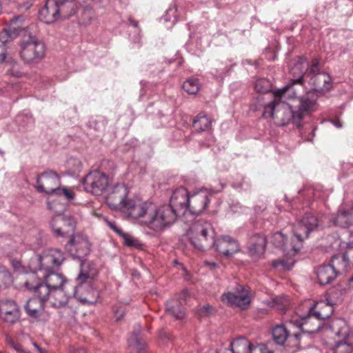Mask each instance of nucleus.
Masks as SVG:
<instances>
[{"mask_svg": "<svg viewBox=\"0 0 353 353\" xmlns=\"http://www.w3.org/2000/svg\"><path fill=\"white\" fill-rule=\"evenodd\" d=\"M105 222L106 223L107 225L114 232H116L118 235H121L123 231L117 227L115 222L110 221L106 218L104 219Z\"/></svg>", "mask_w": 353, "mask_h": 353, "instance_id": "nucleus-44", "label": "nucleus"}, {"mask_svg": "<svg viewBox=\"0 0 353 353\" xmlns=\"http://www.w3.org/2000/svg\"><path fill=\"white\" fill-rule=\"evenodd\" d=\"M36 184L38 192L53 195V190L61 185V178L56 172L48 170L38 176Z\"/></svg>", "mask_w": 353, "mask_h": 353, "instance_id": "nucleus-20", "label": "nucleus"}, {"mask_svg": "<svg viewBox=\"0 0 353 353\" xmlns=\"http://www.w3.org/2000/svg\"><path fill=\"white\" fill-rule=\"evenodd\" d=\"M46 301H42L40 297L28 299L24 306L28 315L34 319H39L44 311V305Z\"/></svg>", "mask_w": 353, "mask_h": 353, "instance_id": "nucleus-29", "label": "nucleus"}, {"mask_svg": "<svg viewBox=\"0 0 353 353\" xmlns=\"http://www.w3.org/2000/svg\"><path fill=\"white\" fill-rule=\"evenodd\" d=\"M9 343L17 353H30L29 352L24 350L20 344L14 343L12 341H10Z\"/></svg>", "mask_w": 353, "mask_h": 353, "instance_id": "nucleus-48", "label": "nucleus"}, {"mask_svg": "<svg viewBox=\"0 0 353 353\" xmlns=\"http://www.w3.org/2000/svg\"><path fill=\"white\" fill-rule=\"evenodd\" d=\"M48 207L50 210H53V206H52V203L48 201Z\"/></svg>", "mask_w": 353, "mask_h": 353, "instance_id": "nucleus-58", "label": "nucleus"}, {"mask_svg": "<svg viewBox=\"0 0 353 353\" xmlns=\"http://www.w3.org/2000/svg\"><path fill=\"white\" fill-rule=\"evenodd\" d=\"M212 193L202 188L190 194L188 210L190 214L199 215L208 208L210 202Z\"/></svg>", "mask_w": 353, "mask_h": 353, "instance_id": "nucleus-18", "label": "nucleus"}, {"mask_svg": "<svg viewBox=\"0 0 353 353\" xmlns=\"http://www.w3.org/2000/svg\"><path fill=\"white\" fill-rule=\"evenodd\" d=\"M332 264L322 265L316 271L318 281L321 285H327L336 279L338 275L336 263L345 270L349 265L348 256L343 253L341 256H335L332 260Z\"/></svg>", "mask_w": 353, "mask_h": 353, "instance_id": "nucleus-10", "label": "nucleus"}, {"mask_svg": "<svg viewBox=\"0 0 353 353\" xmlns=\"http://www.w3.org/2000/svg\"><path fill=\"white\" fill-rule=\"evenodd\" d=\"M39 14L40 20L47 24L53 23L59 18L65 19L72 15V12L61 7L55 0H47Z\"/></svg>", "mask_w": 353, "mask_h": 353, "instance_id": "nucleus-12", "label": "nucleus"}, {"mask_svg": "<svg viewBox=\"0 0 353 353\" xmlns=\"http://www.w3.org/2000/svg\"><path fill=\"white\" fill-rule=\"evenodd\" d=\"M3 152L0 150V154H3Z\"/></svg>", "mask_w": 353, "mask_h": 353, "instance_id": "nucleus-61", "label": "nucleus"}, {"mask_svg": "<svg viewBox=\"0 0 353 353\" xmlns=\"http://www.w3.org/2000/svg\"><path fill=\"white\" fill-rule=\"evenodd\" d=\"M152 202L143 201L140 199H128L125 207L121 211L128 217L140 220L143 224V221L148 216L150 210H152Z\"/></svg>", "mask_w": 353, "mask_h": 353, "instance_id": "nucleus-13", "label": "nucleus"}, {"mask_svg": "<svg viewBox=\"0 0 353 353\" xmlns=\"http://www.w3.org/2000/svg\"><path fill=\"white\" fill-rule=\"evenodd\" d=\"M211 119L203 112L199 113L193 121V127L199 132H203L210 128Z\"/></svg>", "mask_w": 353, "mask_h": 353, "instance_id": "nucleus-31", "label": "nucleus"}, {"mask_svg": "<svg viewBox=\"0 0 353 353\" xmlns=\"http://www.w3.org/2000/svg\"><path fill=\"white\" fill-rule=\"evenodd\" d=\"M272 336L274 341L279 345H283L288 337L289 332L284 325H277L272 329Z\"/></svg>", "mask_w": 353, "mask_h": 353, "instance_id": "nucleus-32", "label": "nucleus"}, {"mask_svg": "<svg viewBox=\"0 0 353 353\" xmlns=\"http://www.w3.org/2000/svg\"><path fill=\"white\" fill-rule=\"evenodd\" d=\"M17 36L14 34L12 31L10 30V28L8 27V29H4L0 32V41L3 44H6Z\"/></svg>", "mask_w": 353, "mask_h": 353, "instance_id": "nucleus-43", "label": "nucleus"}, {"mask_svg": "<svg viewBox=\"0 0 353 353\" xmlns=\"http://www.w3.org/2000/svg\"><path fill=\"white\" fill-rule=\"evenodd\" d=\"M333 123L337 128H341L342 126V125L339 121H335L333 122Z\"/></svg>", "mask_w": 353, "mask_h": 353, "instance_id": "nucleus-57", "label": "nucleus"}, {"mask_svg": "<svg viewBox=\"0 0 353 353\" xmlns=\"http://www.w3.org/2000/svg\"><path fill=\"white\" fill-rule=\"evenodd\" d=\"M20 311L17 303L12 300L0 301V318L10 325L16 323L20 318Z\"/></svg>", "mask_w": 353, "mask_h": 353, "instance_id": "nucleus-24", "label": "nucleus"}, {"mask_svg": "<svg viewBox=\"0 0 353 353\" xmlns=\"http://www.w3.org/2000/svg\"><path fill=\"white\" fill-rule=\"evenodd\" d=\"M289 88L290 87L286 85L274 92V99L265 106L263 117L276 119L278 124L282 126L292 123L299 127L301 121L299 118H296V111L294 104L286 103L284 101L286 92Z\"/></svg>", "mask_w": 353, "mask_h": 353, "instance_id": "nucleus-3", "label": "nucleus"}, {"mask_svg": "<svg viewBox=\"0 0 353 353\" xmlns=\"http://www.w3.org/2000/svg\"><path fill=\"white\" fill-rule=\"evenodd\" d=\"M334 223L341 228H347L353 232V205H341L334 219Z\"/></svg>", "mask_w": 353, "mask_h": 353, "instance_id": "nucleus-25", "label": "nucleus"}, {"mask_svg": "<svg viewBox=\"0 0 353 353\" xmlns=\"http://www.w3.org/2000/svg\"><path fill=\"white\" fill-rule=\"evenodd\" d=\"M320 61L317 59H313L312 61L311 65L308 67V63L305 59L299 57L294 66L292 68L291 72L294 74L298 73L299 74V78L296 79H292L291 84H302L303 77H309L310 79L316 75V74H321L319 68Z\"/></svg>", "mask_w": 353, "mask_h": 353, "instance_id": "nucleus-15", "label": "nucleus"}, {"mask_svg": "<svg viewBox=\"0 0 353 353\" xmlns=\"http://www.w3.org/2000/svg\"><path fill=\"white\" fill-rule=\"evenodd\" d=\"M82 183L86 192L100 195L108 184V178L103 172L94 170L87 174Z\"/></svg>", "mask_w": 353, "mask_h": 353, "instance_id": "nucleus-17", "label": "nucleus"}, {"mask_svg": "<svg viewBox=\"0 0 353 353\" xmlns=\"http://www.w3.org/2000/svg\"><path fill=\"white\" fill-rule=\"evenodd\" d=\"M174 12V10L173 9H169L168 10H167L165 16H167L169 13ZM165 20L168 21H170V19H168L166 17H165Z\"/></svg>", "mask_w": 353, "mask_h": 353, "instance_id": "nucleus-56", "label": "nucleus"}, {"mask_svg": "<svg viewBox=\"0 0 353 353\" xmlns=\"http://www.w3.org/2000/svg\"><path fill=\"white\" fill-rule=\"evenodd\" d=\"M74 0H55V1L60 4L61 7L65 8V10H69V12H72V15L74 14L75 10L74 9ZM79 3L81 4V3H86L88 6H90L92 3H100L101 0H77Z\"/></svg>", "mask_w": 353, "mask_h": 353, "instance_id": "nucleus-35", "label": "nucleus"}, {"mask_svg": "<svg viewBox=\"0 0 353 353\" xmlns=\"http://www.w3.org/2000/svg\"><path fill=\"white\" fill-rule=\"evenodd\" d=\"M33 345L35 347V348L40 352V353H46V352L43 350L39 345H37L36 343H33Z\"/></svg>", "mask_w": 353, "mask_h": 353, "instance_id": "nucleus-54", "label": "nucleus"}, {"mask_svg": "<svg viewBox=\"0 0 353 353\" xmlns=\"http://www.w3.org/2000/svg\"><path fill=\"white\" fill-rule=\"evenodd\" d=\"M266 245V238L263 234L254 236L248 246V252L254 259H259L264 252Z\"/></svg>", "mask_w": 353, "mask_h": 353, "instance_id": "nucleus-28", "label": "nucleus"}, {"mask_svg": "<svg viewBox=\"0 0 353 353\" xmlns=\"http://www.w3.org/2000/svg\"><path fill=\"white\" fill-rule=\"evenodd\" d=\"M11 263H12V265L15 271H17L19 273H22L24 272L25 268L22 265V264L20 261H16V260H12Z\"/></svg>", "mask_w": 353, "mask_h": 353, "instance_id": "nucleus-46", "label": "nucleus"}, {"mask_svg": "<svg viewBox=\"0 0 353 353\" xmlns=\"http://www.w3.org/2000/svg\"><path fill=\"white\" fill-rule=\"evenodd\" d=\"M218 252L226 256H230L239 250V245L236 239L230 236H223L215 242Z\"/></svg>", "mask_w": 353, "mask_h": 353, "instance_id": "nucleus-26", "label": "nucleus"}, {"mask_svg": "<svg viewBox=\"0 0 353 353\" xmlns=\"http://www.w3.org/2000/svg\"><path fill=\"white\" fill-rule=\"evenodd\" d=\"M270 241L274 246L283 248L285 245L286 236L281 232H276L272 235Z\"/></svg>", "mask_w": 353, "mask_h": 353, "instance_id": "nucleus-40", "label": "nucleus"}, {"mask_svg": "<svg viewBox=\"0 0 353 353\" xmlns=\"http://www.w3.org/2000/svg\"><path fill=\"white\" fill-rule=\"evenodd\" d=\"M187 234L195 248L205 250L215 245V232L210 223L204 220L194 222Z\"/></svg>", "mask_w": 353, "mask_h": 353, "instance_id": "nucleus-5", "label": "nucleus"}, {"mask_svg": "<svg viewBox=\"0 0 353 353\" xmlns=\"http://www.w3.org/2000/svg\"><path fill=\"white\" fill-rule=\"evenodd\" d=\"M9 72L11 75L16 77H20L22 75V73L20 71L15 70L14 68L10 70Z\"/></svg>", "mask_w": 353, "mask_h": 353, "instance_id": "nucleus-50", "label": "nucleus"}, {"mask_svg": "<svg viewBox=\"0 0 353 353\" xmlns=\"http://www.w3.org/2000/svg\"><path fill=\"white\" fill-rule=\"evenodd\" d=\"M130 24L132 25L134 27L137 28L138 26V22L133 20V19H130Z\"/></svg>", "mask_w": 353, "mask_h": 353, "instance_id": "nucleus-55", "label": "nucleus"}, {"mask_svg": "<svg viewBox=\"0 0 353 353\" xmlns=\"http://www.w3.org/2000/svg\"><path fill=\"white\" fill-rule=\"evenodd\" d=\"M300 334H294L293 336L295 338L296 340L299 339Z\"/></svg>", "mask_w": 353, "mask_h": 353, "instance_id": "nucleus-59", "label": "nucleus"}, {"mask_svg": "<svg viewBox=\"0 0 353 353\" xmlns=\"http://www.w3.org/2000/svg\"><path fill=\"white\" fill-rule=\"evenodd\" d=\"M65 259V254L61 250L52 248L32 258L30 265L37 268L39 272L52 271L60 267Z\"/></svg>", "mask_w": 353, "mask_h": 353, "instance_id": "nucleus-8", "label": "nucleus"}, {"mask_svg": "<svg viewBox=\"0 0 353 353\" xmlns=\"http://www.w3.org/2000/svg\"><path fill=\"white\" fill-rule=\"evenodd\" d=\"M79 281L78 285H65L52 290L46 298L40 297L42 301H46L52 307H61L65 306L69 298L73 295L81 302L94 304L97 301L99 292L94 289L92 279L88 274L81 272L77 277Z\"/></svg>", "mask_w": 353, "mask_h": 353, "instance_id": "nucleus-1", "label": "nucleus"}, {"mask_svg": "<svg viewBox=\"0 0 353 353\" xmlns=\"http://www.w3.org/2000/svg\"><path fill=\"white\" fill-rule=\"evenodd\" d=\"M14 60L11 57H8V54L6 50H3L1 52H0V63H2L3 62H13Z\"/></svg>", "mask_w": 353, "mask_h": 353, "instance_id": "nucleus-47", "label": "nucleus"}, {"mask_svg": "<svg viewBox=\"0 0 353 353\" xmlns=\"http://www.w3.org/2000/svg\"><path fill=\"white\" fill-rule=\"evenodd\" d=\"M115 315H116L117 321H119V320H120V319L122 318V316H123V311H121V312H119V311H117V312H115Z\"/></svg>", "mask_w": 353, "mask_h": 353, "instance_id": "nucleus-53", "label": "nucleus"}, {"mask_svg": "<svg viewBox=\"0 0 353 353\" xmlns=\"http://www.w3.org/2000/svg\"><path fill=\"white\" fill-rule=\"evenodd\" d=\"M91 244L87 237L73 236L65 245V248L73 259L82 260L90 252Z\"/></svg>", "mask_w": 353, "mask_h": 353, "instance_id": "nucleus-21", "label": "nucleus"}, {"mask_svg": "<svg viewBox=\"0 0 353 353\" xmlns=\"http://www.w3.org/2000/svg\"><path fill=\"white\" fill-rule=\"evenodd\" d=\"M205 266L208 267L210 269H214L216 267H217V263L214 262H205Z\"/></svg>", "mask_w": 353, "mask_h": 353, "instance_id": "nucleus-52", "label": "nucleus"}, {"mask_svg": "<svg viewBox=\"0 0 353 353\" xmlns=\"http://www.w3.org/2000/svg\"><path fill=\"white\" fill-rule=\"evenodd\" d=\"M53 195L62 196L66 200H72L74 198V194L73 191L65 187V186H59L57 190H53Z\"/></svg>", "mask_w": 353, "mask_h": 353, "instance_id": "nucleus-39", "label": "nucleus"}, {"mask_svg": "<svg viewBox=\"0 0 353 353\" xmlns=\"http://www.w3.org/2000/svg\"><path fill=\"white\" fill-rule=\"evenodd\" d=\"M183 89L190 94H196L200 89V83L197 79L190 78L183 84Z\"/></svg>", "mask_w": 353, "mask_h": 353, "instance_id": "nucleus-36", "label": "nucleus"}, {"mask_svg": "<svg viewBox=\"0 0 353 353\" xmlns=\"http://www.w3.org/2000/svg\"><path fill=\"white\" fill-rule=\"evenodd\" d=\"M188 296V292L186 290H183L179 294V303L180 305H182L183 302L185 301Z\"/></svg>", "mask_w": 353, "mask_h": 353, "instance_id": "nucleus-49", "label": "nucleus"}, {"mask_svg": "<svg viewBox=\"0 0 353 353\" xmlns=\"http://www.w3.org/2000/svg\"><path fill=\"white\" fill-rule=\"evenodd\" d=\"M323 218L324 216L319 217L311 212H307L297 223L292 245V251L294 254L301 250L303 241L308 238L311 232L323 227Z\"/></svg>", "mask_w": 353, "mask_h": 353, "instance_id": "nucleus-6", "label": "nucleus"}, {"mask_svg": "<svg viewBox=\"0 0 353 353\" xmlns=\"http://www.w3.org/2000/svg\"><path fill=\"white\" fill-rule=\"evenodd\" d=\"M166 312L178 319H181L185 316V311L181 307V305L178 304V302L174 304L173 301L167 302Z\"/></svg>", "mask_w": 353, "mask_h": 353, "instance_id": "nucleus-34", "label": "nucleus"}, {"mask_svg": "<svg viewBox=\"0 0 353 353\" xmlns=\"http://www.w3.org/2000/svg\"><path fill=\"white\" fill-rule=\"evenodd\" d=\"M232 353H274L263 343L253 345L244 338H239L230 343Z\"/></svg>", "mask_w": 353, "mask_h": 353, "instance_id": "nucleus-22", "label": "nucleus"}, {"mask_svg": "<svg viewBox=\"0 0 353 353\" xmlns=\"http://www.w3.org/2000/svg\"><path fill=\"white\" fill-rule=\"evenodd\" d=\"M309 83L314 86L310 91H314L316 94L328 91L332 88L331 77L324 72L312 76L309 79Z\"/></svg>", "mask_w": 353, "mask_h": 353, "instance_id": "nucleus-27", "label": "nucleus"}, {"mask_svg": "<svg viewBox=\"0 0 353 353\" xmlns=\"http://www.w3.org/2000/svg\"><path fill=\"white\" fill-rule=\"evenodd\" d=\"M272 85L267 79H258L254 85L255 90L260 93H268L272 91Z\"/></svg>", "mask_w": 353, "mask_h": 353, "instance_id": "nucleus-38", "label": "nucleus"}, {"mask_svg": "<svg viewBox=\"0 0 353 353\" xmlns=\"http://www.w3.org/2000/svg\"><path fill=\"white\" fill-rule=\"evenodd\" d=\"M212 307L210 305L203 306L198 312V314L200 316H208L212 311Z\"/></svg>", "mask_w": 353, "mask_h": 353, "instance_id": "nucleus-45", "label": "nucleus"}, {"mask_svg": "<svg viewBox=\"0 0 353 353\" xmlns=\"http://www.w3.org/2000/svg\"><path fill=\"white\" fill-rule=\"evenodd\" d=\"M350 282H353V276H351V278L350 279Z\"/></svg>", "mask_w": 353, "mask_h": 353, "instance_id": "nucleus-60", "label": "nucleus"}, {"mask_svg": "<svg viewBox=\"0 0 353 353\" xmlns=\"http://www.w3.org/2000/svg\"><path fill=\"white\" fill-rule=\"evenodd\" d=\"M58 219H60L63 225L65 227H68V230L63 231L61 228H55L53 223H52V227L54 233L59 236H63L66 233H70L74 232L76 228V220L70 215H61L57 217Z\"/></svg>", "mask_w": 353, "mask_h": 353, "instance_id": "nucleus-30", "label": "nucleus"}, {"mask_svg": "<svg viewBox=\"0 0 353 353\" xmlns=\"http://www.w3.org/2000/svg\"><path fill=\"white\" fill-rule=\"evenodd\" d=\"M333 312L330 303L320 302L310 307L308 314L301 318V330L303 332L316 333L321 326V321L328 319Z\"/></svg>", "mask_w": 353, "mask_h": 353, "instance_id": "nucleus-7", "label": "nucleus"}, {"mask_svg": "<svg viewBox=\"0 0 353 353\" xmlns=\"http://www.w3.org/2000/svg\"><path fill=\"white\" fill-rule=\"evenodd\" d=\"M120 236L122 237L124 244L128 247L139 248L141 245L138 239L128 233L123 232Z\"/></svg>", "mask_w": 353, "mask_h": 353, "instance_id": "nucleus-41", "label": "nucleus"}, {"mask_svg": "<svg viewBox=\"0 0 353 353\" xmlns=\"http://www.w3.org/2000/svg\"><path fill=\"white\" fill-rule=\"evenodd\" d=\"M46 46L44 43L34 37H30L28 41L21 45L20 55L27 63L40 62L45 57Z\"/></svg>", "mask_w": 353, "mask_h": 353, "instance_id": "nucleus-11", "label": "nucleus"}, {"mask_svg": "<svg viewBox=\"0 0 353 353\" xmlns=\"http://www.w3.org/2000/svg\"><path fill=\"white\" fill-rule=\"evenodd\" d=\"M216 353H219L217 351H216Z\"/></svg>", "mask_w": 353, "mask_h": 353, "instance_id": "nucleus-62", "label": "nucleus"}, {"mask_svg": "<svg viewBox=\"0 0 353 353\" xmlns=\"http://www.w3.org/2000/svg\"><path fill=\"white\" fill-rule=\"evenodd\" d=\"M0 353H1V352H0Z\"/></svg>", "mask_w": 353, "mask_h": 353, "instance_id": "nucleus-63", "label": "nucleus"}, {"mask_svg": "<svg viewBox=\"0 0 353 353\" xmlns=\"http://www.w3.org/2000/svg\"><path fill=\"white\" fill-rule=\"evenodd\" d=\"M244 183H245L244 180L243 179L241 183H236V182L233 183L232 187L236 189H242V188H243Z\"/></svg>", "mask_w": 353, "mask_h": 353, "instance_id": "nucleus-51", "label": "nucleus"}, {"mask_svg": "<svg viewBox=\"0 0 353 353\" xmlns=\"http://www.w3.org/2000/svg\"><path fill=\"white\" fill-rule=\"evenodd\" d=\"M221 300L228 304L241 309H247L250 304L249 288L245 285H237L233 292H228L221 296Z\"/></svg>", "mask_w": 353, "mask_h": 353, "instance_id": "nucleus-16", "label": "nucleus"}, {"mask_svg": "<svg viewBox=\"0 0 353 353\" xmlns=\"http://www.w3.org/2000/svg\"><path fill=\"white\" fill-rule=\"evenodd\" d=\"M190 194L185 188L180 187L173 192L168 205L174 208L179 216L188 211Z\"/></svg>", "mask_w": 353, "mask_h": 353, "instance_id": "nucleus-23", "label": "nucleus"}, {"mask_svg": "<svg viewBox=\"0 0 353 353\" xmlns=\"http://www.w3.org/2000/svg\"><path fill=\"white\" fill-rule=\"evenodd\" d=\"M318 94L309 91L305 94L294 99L292 102L296 111V118L302 119L307 115L315 112L318 108Z\"/></svg>", "mask_w": 353, "mask_h": 353, "instance_id": "nucleus-14", "label": "nucleus"}, {"mask_svg": "<svg viewBox=\"0 0 353 353\" xmlns=\"http://www.w3.org/2000/svg\"><path fill=\"white\" fill-rule=\"evenodd\" d=\"M130 353H145L144 343L139 339L137 333H132L128 339Z\"/></svg>", "mask_w": 353, "mask_h": 353, "instance_id": "nucleus-33", "label": "nucleus"}, {"mask_svg": "<svg viewBox=\"0 0 353 353\" xmlns=\"http://www.w3.org/2000/svg\"><path fill=\"white\" fill-rule=\"evenodd\" d=\"M36 271L26 274L24 286L37 297H48L49 293L69 284L65 276L55 270L40 272Z\"/></svg>", "mask_w": 353, "mask_h": 353, "instance_id": "nucleus-2", "label": "nucleus"}, {"mask_svg": "<svg viewBox=\"0 0 353 353\" xmlns=\"http://www.w3.org/2000/svg\"><path fill=\"white\" fill-rule=\"evenodd\" d=\"M332 328L338 339L332 348V353H352L353 334L350 332L345 321L336 319L332 321Z\"/></svg>", "mask_w": 353, "mask_h": 353, "instance_id": "nucleus-9", "label": "nucleus"}, {"mask_svg": "<svg viewBox=\"0 0 353 353\" xmlns=\"http://www.w3.org/2000/svg\"><path fill=\"white\" fill-rule=\"evenodd\" d=\"M151 208L143 225L154 232H162L168 228L179 216L175 210L168 205L157 207L152 203Z\"/></svg>", "mask_w": 353, "mask_h": 353, "instance_id": "nucleus-4", "label": "nucleus"}, {"mask_svg": "<svg viewBox=\"0 0 353 353\" xmlns=\"http://www.w3.org/2000/svg\"><path fill=\"white\" fill-rule=\"evenodd\" d=\"M294 264V260L290 259L288 260L285 259H279V260H275L272 262V265L274 268H277L279 266H281L283 269L290 270Z\"/></svg>", "mask_w": 353, "mask_h": 353, "instance_id": "nucleus-42", "label": "nucleus"}, {"mask_svg": "<svg viewBox=\"0 0 353 353\" xmlns=\"http://www.w3.org/2000/svg\"><path fill=\"white\" fill-rule=\"evenodd\" d=\"M129 193L128 186L123 183H117L111 187L105 196L107 204L112 208L122 210L128 201Z\"/></svg>", "mask_w": 353, "mask_h": 353, "instance_id": "nucleus-19", "label": "nucleus"}, {"mask_svg": "<svg viewBox=\"0 0 353 353\" xmlns=\"http://www.w3.org/2000/svg\"><path fill=\"white\" fill-rule=\"evenodd\" d=\"M25 18L23 15L14 16L10 20L9 27L14 35H18L22 29Z\"/></svg>", "mask_w": 353, "mask_h": 353, "instance_id": "nucleus-37", "label": "nucleus"}]
</instances>
